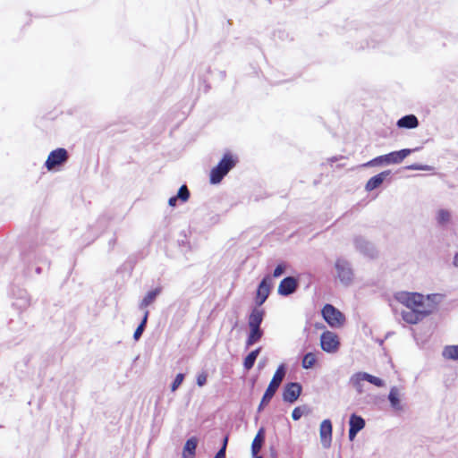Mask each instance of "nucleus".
I'll return each mask as SVG.
<instances>
[{"label":"nucleus","instance_id":"obj_1","mask_svg":"<svg viewBox=\"0 0 458 458\" xmlns=\"http://www.w3.org/2000/svg\"><path fill=\"white\" fill-rule=\"evenodd\" d=\"M394 298L408 309L402 312V318L409 324L419 323L431 312L427 309L424 296L419 293L399 292Z\"/></svg>","mask_w":458,"mask_h":458},{"label":"nucleus","instance_id":"obj_2","mask_svg":"<svg viewBox=\"0 0 458 458\" xmlns=\"http://www.w3.org/2000/svg\"><path fill=\"white\" fill-rule=\"evenodd\" d=\"M238 163V157L230 153H225L218 164L211 169L209 174V181L212 184L219 183L223 178L232 170Z\"/></svg>","mask_w":458,"mask_h":458},{"label":"nucleus","instance_id":"obj_3","mask_svg":"<svg viewBox=\"0 0 458 458\" xmlns=\"http://www.w3.org/2000/svg\"><path fill=\"white\" fill-rule=\"evenodd\" d=\"M285 367L284 364H281L276 370L262 399L259 405V411H260L265 406H267L273 396L275 395L276 392L277 391L278 387L280 386L284 376H285Z\"/></svg>","mask_w":458,"mask_h":458},{"label":"nucleus","instance_id":"obj_4","mask_svg":"<svg viewBox=\"0 0 458 458\" xmlns=\"http://www.w3.org/2000/svg\"><path fill=\"white\" fill-rule=\"evenodd\" d=\"M69 159V153L64 148H57L52 150L46 162L45 167L47 171H54L65 165Z\"/></svg>","mask_w":458,"mask_h":458},{"label":"nucleus","instance_id":"obj_5","mask_svg":"<svg viewBox=\"0 0 458 458\" xmlns=\"http://www.w3.org/2000/svg\"><path fill=\"white\" fill-rule=\"evenodd\" d=\"M322 316L332 327H339L344 323V316L331 304H326L322 309Z\"/></svg>","mask_w":458,"mask_h":458},{"label":"nucleus","instance_id":"obj_6","mask_svg":"<svg viewBox=\"0 0 458 458\" xmlns=\"http://www.w3.org/2000/svg\"><path fill=\"white\" fill-rule=\"evenodd\" d=\"M12 294L13 298V301L12 303L13 307L19 310H26L30 304V298L26 290L13 287L12 289Z\"/></svg>","mask_w":458,"mask_h":458},{"label":"nucleus","instance_id":"obj_7","mask_svg":"<svg viewBox=\"0 0 458 458\" xmlns=\"http://www.w3.org/2000/svg\"><path fill=\"white\" fill-rule=\"evenodd\" d=\"M320 345L325 352H335L339 346L337 335L329 331L324 332L320 337Z\"/></svg>","mask_w":458,"mask_h":458},{"label":"nucleus","instance_id":"obj_8","mask_svg":"<svg viewBox=\"0 0 458 458\" xmlns=\"http://www.w3.org/2000/svg\"><path fill=\"white\" fill-rule=\"evenodd\" d=\"M335 266L340 281L344 284H349L352 280L353 276L349 263L344 259H337Z\"/></svg>","mask_w":458,"mask_h":458},{"label":"nucleus","instance_id":"obj_9","mask_svg":"<svg viewBox=\"0 0 458 458\" xmlns=\"http://www.w3.org/2000/svg\"><path fill=\"white\" fill-rule=\"evenodd\" d=\"M272 283L271 277L269 276H265L260 282L258 290H257V304L262 305L266 300L267 299L270 290H271Z\"/></svg>","mask_w":458,"mask_h":458},{"label":"nucleus","instance_id":"obj_10","mask_svg":"<svg viewBox=\"0 0 458 458\" xmlns=\"http://www.w3.org/2000/svg\"><path fill=\"white\" fill-rule=\"evenodd\" d=\"M162 293V287H156L148 291L146 295L142 298V300L139 302L138 309L141 310L143 313L145 310H148V308L151 306L157 297Z\"/></svg>","mask_w":458,"mask_h":458},{"label":"nucleus","instance_id":"obj_11","mask_svg":"<svg viewBox=\"0 0 458 458\" xmlns=\"http://www.w3.org/2000/svg\"><path fill=\"white\" fill-rule=\"evenodd\" d=\"M301 393V386L299 383H289L285 386L283 392V399L284 402L294 403Z\"/></svg>","mask_w":458,"mask_h":458},{"label":"nucleus","instance_id":"obj_12","mask_svg":"<svg viewBox=\"0 0 458 458\" xmlns=\"http://www.w3.org/2000/svg\"><path fill=\"white\" fill-rule=\"evenodd\" d=\"M363 380H366L378 387H381L384 386V382L382 379H380L379 377H377L375 376H372L370 374L365 373V372L357 373L352 377L353 386H356L357 388H360V382Z\"/></svg>","mask_w":458,"mask_h":458},{"label":"nucleus","instance_id":"obj_13","mask_svg":"<svg viewBox=\"0 0 458 458\" xmlns=\"http://www.w3.org/2000/svg\"><path fill=\"white\" fill-rule=\"evenodd\" d=\"M298 286V281L293 277L288 276L281 281L278 286V293L287 296L295 292Z\"/></svg>","mask_w":458,"mask_h":458},{"label":"nucleus","instance_id":"obj_14","mask_svg":"<svg viewBox=\"0 0 458 458\" xmlns=\"http://www.w3.org/2000/svg\"><path fill=\"white\" fill-rule=\"evenodd\" d=\"M365 427V420L356 414H352L350 418L349 438L353 440L357 433Z\"/></svg>","mask_w":458,"mask_h":458},{"label":"nucleus","instance_id":"obj_15","mask_svg":"<svg viewBox=\"0 0 458 458\" xmlns=\"http://www.w3.org/2000/svg\"><path fill=\"white\" fill-rule=\"evenodd\" d=\"M411 150L409 148H404L399 151H393L389 154L384 155L385 163L386 164H399L401 163L407 156L411 154Z\"/></svg>","mask_w":458,"mask_h":458},{"label":"nucleus","instance_id":"obj_16","mask_svg":"<svg viewBox=\"0 0 458 458\" xmlns=\"http://www.w3.org/2000/svg\"><path fill=\"white\" fill-rule=\"evenodd\" d=\"M391 174V171L386 170L383 171L375 176L371 177L366 183L365 189L368 191H371L377 188H378L384 182V180L389 176Z\"/></svg>","mask_w":458,"mask_h":458},{"label":"nucleus","instance_id":"obj_17","mask_svg":"<svg viewBox=\"0 0 458 458\" xmlns=\"http://www.w3.org/2000/svg\"><path fill=\"white\" fill-rule=\"evenodd\" d=\"M320 438L325 445H328L332 439V423L329 420H325L320 424Z\"/></svg>","mask_w":458,"mask_h":458},{"label":"nucleus","instance_id":"obj_18","mask_svg":"<svg viewBox=\"0 0 458 458\" xmlns=\"http://www.w3.org/2000/svg\"><path fill=\"white\" fill-rule=\"evenodd\" d=\"M264 314L265 312L263 310L258 308L253 309L248 319L249 327H260Z\"/></svg>","mask_w":458,"mask_h":458},{"label":"nucleus","instance_id":"obj_19","mask_svg":"<svg viewBox=\"0 0 458 458\" xmlns=\"http://www.w3.org/2000/svg\"><path fill=\"white\" fill-rule=\"evenodd\" d=\"M419 121L414 114H408L397 121V126L399 128L414 129L418 127Z\"/></svg>","mask_w":458,"mask_h":458},{"label":"nucleus","instance_id":"obj_20","mask_svg":"<svg viewBox=\"0 0 458 458\" xmlns=\"http://www.w3.org/2000/svg\"><path fill=\"white\" fill-rule=\"evenodd\" d=\"M198 445V439L195 437L189 438L183 447L182 456L183 458H194L195 451Z\"/></svg>","mask_w":458,"mask_h":458},{"label":"nucleus","instance_id":"obj_21","mask_svg":"<svg viewBox=\"0 0 458 458\" xmlns=\"http://www.w3.org/2000/svg\"><path fill=\"white\" fill-rule=\"evenodd\" d=\"M264 429L260 428L251 444V453L253 456H257L258 454L259 453L262 447V444L264 442Z\"/></svg>","mask_w":458,"mask_h":458},{"label":"nucleus","instance_id":"obj_22","mask_svg":"<svg viewBox=\"0 0 458 458\" xmlns=\"http://www.w3.org/2000/svg\"><path fill=\"white\" fill-rule=\"evenodd\" d=\"M263 331L260 327H250V334L246 340V345L248 347L253 345L261 339Z\"/></svg>","mask_w":458,"mask_h":458},{"label":"nucleus","instance_id":"obj_23","mask_svg":"<svg viewBox=\"0 0 458 458\" xmlns=\"http://www.w3.org/2000/svg\"><path fill=\"white\" fill-rule=\"evenodd\" d=\"M148 316H149V311L145 310V312L143 313L141 321L139 324V326L137 327V328L135 329L134 334H133V339L135 341H139L140 338L141 337L143 332L145 331L147 323H148Z\"/></svg>","mask_w":458,"mask_h":458},{"label":"nucleus","instance_id":"obj_24","mask_svg":"<svg viewBox=\"0 0 458 458\" xmlns=\"http://www.w3.org/2000/svg\"><path fill=\"white\" fill-rule=\"evenodd\" d=\"M32 257L37 263H45L49 265L48 260L47 259H42L39 255H38L36 250H30L21 254V258L24 262H30Z\"/></svg>","mask_w":458,"mask_h":458},{"label":"nucleus","instance_id":"obj_25","mask_svg":"<svg viewBox=\"0 0 458 458\" xmlns=\"http://www.w3.org/2000/svg\"><path fill=\"white\" fill-rule=\"evenodd\" d=\"M388 399L393 408L402 410L399 391L396 387L391 388Z\"/></svg>","mask_w":458,"mask_h":458},{"label":"nucleus","instance_id":"obj_26","mask_svg":"<svg viewBox=\"0 0 458 458\" xmlns=\"http://www.w3.org/2000/svg\"><path fill=\"white\" fill-rule=\"evenodd\" d=\"M259 352H260V347L250 352L246 356V358L244 359V361H243V366L247 370L250 369L254 366L255 360H256L258 355L259 354Z\"/></svg>","mask_w":458,"mask_h":458},{"label":"nucleus","instance_id":"obj_27","mask_svg":"<svg viewBox=\"0 0 458 458\" xmlns=\"http://www.w3.org/2000/svg\"><path fill=\"white\" fill-rule=\"evenodd\" d=\"M443 356L447 360H458V345H447L443 350Z\"/></svg>","mask_w":458,"mask_h":458},{"label":"nucleus","instance_id":"obj_28","mask_svg":"<svg viewBox=\"0 0 458 458\" xmlns=\"http://www.w3.org/2000/svg\"><path fill=\"white\" fill-rule=\"evenodd\" d=\"M190 191L186 185H182L180 187L177 194L174 197V203L176 200H180L182 202H186L190 199Z\"/></svg>","mask_w":458,"mask_h":458},{"label":"nucleus","instance_id":"obj_29","mask_svg":"<svg viewBox=\"0 0 458 458\" xmlns=\"http://www.w3.org/2000/svg\"><path fill=\"white\" fill-rule=\"evenodd\" d=\"M316 361V355L313 352H308L304 355L301 365L304 369H310L315 365Z\"/></svg>","mask_w":458,"mask_h":458},{"label":"nucleus","instance_id":"obj_30","mask_svg":"<svg viewBox=\"0 0 458 458\" xmlns=\"http://www.w3.org/2000/svg\"><path fill=\"white\" fill-rule=\"evenodd\" d=\"M437 219L440 225L447 224L451 219L450 212L445 209H440L437 212Z\"/></svg>","mask_w":458,"mask_h":458},{"label":"nucleus","instance_id":"obj_31","mask_svg":"<svg viewBox=\"0 0 458 458\" xmlns=\"http://www.w3.org/2000/svg\"><path fill=\"white\" fill-rule=\"evenodd\" d=\"M228 443V436H225L223 441V445L216 453L214 458H225V450Z\"/></svg>","mask_w":458,"mask_h":458},{"label":"nucleus","instance_id":"obj_32","mask_svg":"<svg viewBox=\"0 0 458 458\" xmlns=\"http://www.w3.org/2000/svg\"><path fill=\"white\" fill-rule=\"evenodd\" d=\"M382 163H385L384 155L369 161L367 164H365V166L376 165Z\"/></svg>","mask_w":458,"mask_h":458},{"label":"nucleus","instance_id":"obj_33","mask_svg":"<svg viewBox=\"0 0 458 458\" xmlns=\"http://www.w3.org/2000/svg\"><path fill=\"white\" fill-rule=\"evenodd\" d=\"M31 360V356L30 354L24 356V358L22 359V361L21 362H18L17 365H16V368L19 369H22L23 367H27L28 364L30 363V361Z\"/></svg>","mask_w":458,"mask_h":458},{"label":"nucleus","instance_id":"obj_34","mask_svg":"<svg viewBox=\"0 0 458 458\" xmlns=\"http://www.w3.org/2000/svg\"><path fill=\"white\" fill-rule=\"evenodd\" d=\"M302 416V411L300 407H296L293 409L292 412V417L294 420H298Z\"/></svg>","mask_w":458,"mask_h":458},{"label":"nucleus","instance_id":"obj_35","mask_svg":"<svg viewBox=\"0 0 458 458\" xmlns=\"http://www.w3.org/2000/svg\"><path fill=\"white\" fill-rule=\"evenodd\" d=\"M206 382H207V374L206 373H201L197 377V384L199 386H204L206 384Z\"/></svg>","mask_w":458,"mask_h":458},{"label":"nucleus","instance_id":"obj_36","mask_svg":"<svg viewBox=\"0 0 458 458\" xmlns=\"http://www.w3.org/2000/svg\"><path fill=\"white\" fill-rule=\"evenodd\" d=\"M284 266L280 264L275 268L273 276L278 277L284 273Z\"/></svg>","mask_w":458,"mask_h":458},{"label":"nucleus","instance_id":"obj_37","mask_svg":"<svg viewBox=\"0 0 458 458\" xmlns=\"http://www.w3.org/2000/svg\"><path fill=\"white\" fill-rule=\"evenodd\" d=\"M183 374L181 373L176 375L175 378L174 379V391L177 388L179 385H181V383L183 380Z\"/></svg>","mask_w":458,"mask_h":458},{"label":"nucleus","instance_id":"obj_38","mask_svg":"<svg viewBox=\"0 0 458 458\" xmlns=\"http://www.w3.org/2000/svg\"><path fill=\"white\" fill-rule=\"evenodd\" d=\"M115 242H116V238H115V237H113V238L109 241V242H108V243H109V246H110L111 248H113V247L114 246V244H115Z\"/></svg>","mask_w":458,"mask_h":458},{"label":"nucleus","instance_id":"obj_39","mask_svg":"<svg viewBox=\"0 0 458 458\" xmlns=\"http://www.w3.org/2000/svg\"><path fill=\"white\" fill-rule=\"evenodd\" d=\"M454 265L458 267V252L454 255Z\"/></svg>","mask_w":458,"mask_h":458},{"label":"nucleus","instance_id":"obj_40","mask_svg":"<svg viewBox=\"0 0 458 458\" xmlns=\"http://www.w3.org/2000/svg\"><path fill=\"white\" fill-rule=\"evenodd\" d=\"M103 222H106V216H101V217L98 219V223H99V224H101V223H103Z\"/></svg>","mask_w":458,"mask_h":458},{"label":"nucleus","instance_id":"obj_41","mask_svg":"<svg viewBox=\"0 0 458 458\" xmlns=\"http://www.w3.org/2000/svg\"><path fill=\"white\" fill-rule=\"evenodd\" d=\"M41 271H42L41 267L38 266V267H36V273H37V274H40V273H41Z\"/></svg>","mask_w":458,"mask_h":458},{"label":"nucleus","instance_id":"obj_42","mask_svg":"<svg viewBox=\"0 0 458 458\" xmlns=\"http://www.w3.org/2000/svg\"><path fill=\"white\" fill-rule=\"evenodd\" d=\"M167 203H168L169 207H172V203H173L172 196L168 199Z\"/></svg>","mask_w":458,"mask_h":458},{"label":"nucleus","instance_id":"obj_43","mask_svg":"<svg viewBox=\"0 0 458 458\" xmlns=\"http://www.w3.org/2000/svg\"><path fill=\"white\" fill-rule=\"evenodd\" d=\"M410 168H411V169H420L419 166H414V165L411 166Z\"/></svg>","mask_w":458,"mask_h":458},{"label":"nucleus","instance_id":"obj_44","mask_svg":"<svg viewBox=\"0 0 458 458\" xmlns=\"http://www.w3.org/2000/svg\"><path fill=\"white\" fill-rule=\"evenodd\" d=\"M254 457H255V458H263V457H261V456H258V455H257V456H254Z\"/></svg>","mask_w":458,"mask_h":458}]
</instances>
